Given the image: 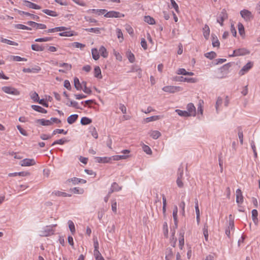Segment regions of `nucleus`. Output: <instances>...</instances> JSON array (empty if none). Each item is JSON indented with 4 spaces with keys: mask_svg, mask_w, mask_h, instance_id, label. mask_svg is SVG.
<instances>
[{
    "mask_svg": "<svg viewBox=\"0 0 260 260\" xmlns=\"http://www.w3.org/2000/svg\"><path fill=\"white\" fill-rule=\"evenodd\" d=\"M183 174V168L182 167H180L178 170L177 179V184L180 188L183 187V183L182 181V178Z\"/></svg>",
    "mask_w": 260,
    "mask_h": 260,
    "instance_id": "f257e3e1",
    "label": "nucleus"
},
{
    "mask_svg": "<svg viewBox=\"0 0 260 260\" xmlns=\"http://www.w3.org/2000/svg\"><path fill=\"white\" fill-rule=\"evenodd\" d=\"M2 90L8 94H13L15 95H18L20 94V91L17 89L10 87V86H4L2 87Z\"/></svg>",
    "mask_w": 260,
    "mask_h": 260,
    "instance_id": "f03ea898",
    "label": "nucleus"
},
{
    "mask_svg": "<svg viewBox=\"0 0 260 260\" xmlns=\"http://www.w3.org/2000/svg\"><path fill=\"white\" fill-rule=\"evenodd\" d=\"M104 16L107 18H120L124 17V15L119 12L111 11L105 13Z\"/></svg>",
    "mask_w": 260,
    "mask_h": 260,
    "instance_id": "7ed1b4c3",
    "label": "nucleus"
},
{
    "mask_svg": "<svg viewBox=\"0 0 260 260\" xmlns=\"http://www.w3.org/2000/svg\"><path fill=\"white\" fill-rule=\"evenodd\" d=\"M240 14L242 18L246 21H249L253 18V16L251 13L247 10H243L241 11Z\"/></svg>",
    "mask_w": 260,
    "mask_h": 260,
    "instance_id": "20e7f679",
    "label": "nucleus"
},
{
    "mask_svg": "<svg viewBox=\"0 0 260 260\" xmlns=\"http://www.w3.org/2000/svg\"><path fill=\"white\" fill-rule=\"evenodd\" d=\"M54 234V230L51 229V227L46 226L43 230L40 232V236L42 237H47L53 235Z\"/></svg>",
    "mask_w": 260,
    "mask_h": 260,
    "instance_id": "39448f33",
    "label": "nucleus"
},
{
    "mask_svg": "<svg viewBox=\"0 0 260 260\" xmlns=\"http://www.w3.org/2000/svg\"><path fill=\"white\" fill-rule=\"evenodd\" d=\"M162 90L165 92L174 93L182 90V88L179 86H166L162 88Z\"/></svg>",
    "mask_w": 260,
    "mask_h": 260,
    "instance_id": "423d86ee",
    "label": "nucleus"
},
{
    "mask_svg": "<svg viewBox=\"0 0 260 260\" xmlns=\"http://www.w3.org/2000/svg\"><path fill=\"white\" fill-rule=\"evenodd\" d=\"M250 53V52L246 49V48H239L236 50H235L233 51V54L231 56H237L240 55H244L246 54H248Z\"/></svg>",
    "mask_w": 260,
    "mask_h": 260,
    "instance_id": "0eeeda50",
    "label": "nucleus"
},
{
    "mask_svg": "<svg viewBox=\"0 0 260 260\" xmlns=\"http://www.w3.org/2000/svg\"><path fill=\"white\" fill-rule=\"evenodd\" d=\"M36 162L34 159L25 158L21 160L19 164L21 166H31L36 165Z\"/></svg>",
    "mask_w": 260,
    "mask_h": 260,
    "instance_id": "6e6552de",
    "label": "nucleus"
},
{
    "mask_svg": "<svg viewBox=\"0 0 260 260\" xmlns=\"http://www.w3.org/2000/svg\"><path fill=\"white\" fill-rule=\"evenodd\" d=\"M253 66V63L252 62H248L246 63L239 71V74L240 76L244 75L247 73Z\"/></svg>",
    "mask_w": 260,
    "mask_h": 260,
    "instance_id": "1a4fd4ad",
    "label": "nucleus"
},
{
    "mask_svg": "<svg viewBox=\"0 0 260 260\" xmlns=\"http://www.w3.org/2000/svg\"><path fill=\"white\" fill-rule=\"evenodd\" d=\"M228 18V14L225 9H223L221 12L217 21L220 23L221 26L223 25V22L224 20Z\"/></svg>",
    "mask_w": 260,
    "mask_h": 260,
    "instance_id": "9d476101",
    "label": "nucleus"
},
{
    "mask_svg": "<svg viewBox=\"0 0 260 260\" xmlns=\"http://www.w3.org/2000/svg\"><path fill=\"white\" fill-rule=\"evenodd\" d=\"M187 110L190 116H195L196 114V109L194 105L190 103L187 105Z\"/></svg>",
    "mask_w": 260,
    "mask_h": 260,
    "instance_id": "9b49d317",
    "label": "nucleus"
},
{
    "mask_svg": "<svg viewBox=\"0 0 260 260\" xmlns=\"http://www.w3.org/2000/svg\"><path fill=\"white\" fill-rule=\"evenodd\" d=\"M27 24L34 28H36V29H45L46 28V25L45 24L38 23L34 21H28Z\"/></svg>",
    "mask_w": 260,
    "mask_h": 260,
    "instance_id": "f8f14e48",
    "label": "nucleus"
},
{
    "mask_svg": "<svg viewBox=\"0 0 260 260\" xmlns=\"http://www.w3.org/2000/svg\"><path fill=\"white\" fill-rule=\"evenodd\" d=\"M23 5L28 8L34 9L38 10L41 9V7L40 6L28 1H24Z\"/></svg>",
    "mask_w": 260,
    "mask_h": 260,
    "instance_id": "ddd939ff",
    "label": "nucleus"
},
{
    "mask_svg": "<svg viewBox=\"0 0 260 260\" xmlns=\"http://www.w3.org/2000/svg\"><path fill=\"white\" fill-rule=\"evenodd\" d=\"M230 67V63H226L224 64L223 66H222L220 69V72L221 73L223 72H224V73L222 74V75H218V78H222V77H223L224 75H226L228 73V71Z\"/></svg>",
    "mask_w": 260,
    "mask_h": 260,
    "instance_id": "4468645a",
    "label": "nucleus"
},
{
    "mask_svg": "<svg viewBox=\"0 0 260 260\" xmlns=\"http://www.w3.org/2000/svg\"><path fill=\"white\" fill-rule=\"evenodd\" d=\"M236 202L238 204H242L243 202V197L240 189L236 190Z\"/></svg>",
    "mask_w": 260,
    "mask_h": 260,
    "instance_id": "2eb2a0df",
    "label": "nucleus"
},
{
    "mask_svg": "<svg viewBox=\"0 0 260 260\" xmlns=\"http://www.w3.org/2000/svg\"><path fill=\"white\" fill-rule=\"evenodd\" d=\"M184 230H181L179 233V247L181 249H182L183 246L184 244Z\"/></svg>",
    "mask_w": 260,
    "mask_h": 260,
    "instance_id": "dca6fc26",
    "label": "nucleus"
},
{
    "mask_svg": "<svg viewBox=\"0 0 260 260\" xmlns=\"http://www.w3.org/2000/svg\"><path fill=\"white\" fill-rule=\"evenodd\" d=\"M96 161L99 163H107L109 162L112 160V157H96Z\"/></svg>",
    "mask_w": 260,
    "mask_h": 260,
    "instance_id": "f3484780",
    "label": "nucleus"
},
{
    "mask_svg": "<svg viewBox=\"0 0 260 260\" xmlns=\"http://www.w3.org/2000/svg\"><path fill=\"white\" fill-rule=\"evenodd\" d=\"M252 213V219L254 224L257 225L258 222V219L257 218L258 212L256 209H253L251 211Z\"/></svg>",
    "mask_w": 260,
    "mask_h": 260,
    "instance_id": "a211bd4d",
    "label": "nucleus"
},
{
    "mask_svg": "<svg viewBox=\"0 0 260 260\" xmlns=\"http://www.w3.org/2000/svg\"><path fill=\"white\" fill-rule=\"evenodd\" d=\"M129 72H137L138 73V76L139 78H141L142 77V70L138 66H133Z\"/></svg>",
    "mask_w": 260,
    "mask_h": 260,
    "instance_id": "6ab92c4d",
    "label": "nucleus"
},
{
    "mask_svg": "<svg viewBox=\"0 0 260 260\" xmlns=\"http://www.w3.org/2000/svg\"><path fill=\"white\" fill-rule=\"evenodd\" d=\"M36 122L39 123L42 125H51L52 124V122L49 120H46L45 119H40L36 120Z\"/></svg>",
    "mask_w": 260,
    "mask_h": 260,
    "instance_id": "aec40b11",
    "label": "nucleus"
},
{
    "mask_svg": "<svg viewBox=\"0 0 260 260\" xmlns=\"http://www.w3.org/2000/svg\"><path fill=\"white\" fill-rule=\"evenodd\" d=\"M88 12H91L93 13H95L98 15L105 14L107 10L105 9H90L88 10Z\"/></svg>",
    "mask_w": 260,
    "mask_h": 260,
    "instance_id": "412c9836",
    "label": "nucleus"
},
{
    "mask_svg": "<svg viewBox=\"0 0 260 260\" xmlns=\"http://www.w3.org/2000/svg\"><path fill=\"white\" fill-rule=\"evenodd\" d=\"M78 115L77 114H73L70 115L67 118V121L70 124L74 123L78 119Z\"/></svg>",
    "mask_w": 260,
    "mask_h": 260,
    "instance_id": "4be33fe9",
    "label": "nucleus"
},
{
    "mask_svg": "<svg viewBox=\"0 0 260 260\" xmlns=\"http://www.w3.org/2000/svg\"><path fill=\"white\" fill-rule=\"evenodd\" d=\"M94 77L99 79L102 78V76L101 74V70L99 66H96L94 68Z\"/></svg>",
    "mask_w": 260,
    "mask_h": 260,
    "instance_id": "5701e85b",
    "label": "nucleus"
},
{
    "mask_svg": "<svg viewBox=\"0 0 260 260\" xmlns=\"http://www.w3.org/2000/svg\"><path fill=\"white\" fill-rule=\"evenodd\" d=\"M203 35L206 39H208L210 35V28L208 25L205 24L203 28Z\"/></svg>",
    "mask_w": 260,
    "mask_h": 260,
    "instance_id": "b1692460",
    "label": "nucleus"
},
{
    "mask_svg": "<svg viewBox=\"0 0 260 260\" xmlns=\"http://www.w3.org/2000/svg\"><path fill=\"white\" fill-rule=\"evenodd\" d=\"M32 50L36 51H42L44 50V47L41 46L38 44H32L31 46Z\"/></svg>",
    "mask_w": 260,
    "mask_h": 260,
    "instance_id": "393cba45",
    "label": "nucleus"
},
{
    "mask_svg": "<svg viewBox=\"0 0 260 260\" xmlns=\"http://www.w3.org/2000/svg\"><path fill=\"white\" fill-rule=\"evenodd\" d=\"M41 70V68L39 67H38L37 68H24L23 69V72L24 73H38Z\"/></svg>",
    "mask_w": 260,
    "mask_h": 260,
    "instance_id": "a878e982",
    "label": "nucleus"
},
{
    "mask_svg": "<svg viewBox=\"0 0 260 260\" xmlns=\"http://www.w3.org/2000/svg\"><path fill=\"white\" fill-rule=\"evenodd\" d=\"M99 53L101 54V56L104 58H107L108 56V52L105 47L103 46H101L100 48Z\"/></svg>",
    "mask_w": 260,
    "mask_h": 260,
    "instance_id": "bb28decb",
    "label": "nucleus"
},
{
    "mask_svg": "<svg viewBox=\"0 0 260 260\" xmlns=\"http://www.w3.org/2000/svg\"><path fill=\"white\" fill-rule=\"evenodd\" d=\"M74 83L75 87L78 90H80L82 89V84L80 83L79 80L77 77H75L74 79Z\"/></svg>",
    "mask_w": 260,
    "mask_h": 260,
    "instance_id": "cd10ccee",
    "label": "nucleus"
},
{
    "mask_svg": "<svg viewBox=\"0 0 260 260\" xmlns=\"http://www.w3.org/2000/svg\"><path fill=\"white\" fill-rule=\"evenodd\" d=\"M31 107L32 109H34V110H35L37 112H40L42 113H47L46 110H45V109L43 108L42 107H41L39 106L32 105Z\"/></svg>",
    "mask_w": 260,
    "mask_h": 260,
    "instance_id": "c85d7f7f",
    "label": "nucleus"
},
{
    "mask_svg": "<svg viewBox=\"0 0 260 260\" xmlns=\"http://www.w3.org/2000/svg\"><path fill=\"white\" fill-rule=\"evenodd\" d=\"M144 21L151 25H153L155 23L154 19L150 16H145L144 18Z\"/></svg>",
    "mask_w": 260,
    "mask_h": 260,
    "instance_id": "c756f323",
    "label": "nucleus"
},
{
    "mask_svg": "<svg viewBox=\"0 0 260 260\" xmlns=\"http://www.w3.org/2000/svg\"><path fill=\"white\" fill-rule=\"evenodd\" d=\"M91 53L92 58L95 60H97L100 58V55H99V52L98 51V49L96 48H93L91 50Z\"/></svg>",
    "mask_w": 260,
    "mask_h": 260,
    "instance_id": "7c9ffc66",
    "label": "nucleus"
},
{
    "mask_svg": "<svg viewBox=\"0 0 260 260\" xmlns=\"http://www.w3.org/2000/svg\"><path fill=\"white\" fill-rule=\"evenodd\" d=\"M178 81H184L190 83H193L195 82V79L192 78H184L183 77H179L178 79L176 80Z\"/></svg>",
    "mask_w": 260,
    "mask_h": 260,
    "instance_id": "2f4dec72",
    "label": "nucleus"
},
{
    "mask_svg": "<svg viewBox=\"0 0 260 260\" xmlns=\"http://www.w3.org/2000/svg\"><path fill=\"white\" fill-rule=\"evenodd\" d=\"M1 41L2 43H6V44H8L11 45H14V46H18V44L17 43L14 42V41H12L9 40H8L7 39H4L3 38H1Z\"/></svg>",
    "mask_w": 260,
    "mask_h": 260,
    "instance_id": "473e14b6",
    "label": "nucleus"
},
{
    "mask_svg": "<svg viewBox=\"0 0 260 260\" xmlns=\"http://www.w3.org/2000/svg\"><path fill=\"white\" fill-rule=\"evenodd\" d=\"M150 136L153 139H157L161 136V134L158 131H152L150 133Z\"/></svg>",
    "mask_w": 260,
    "mask_h": 260,
    "instance_id": "72a5a7b5",
    "label": "nucleus"
},
{
    "mask_svg": "<svg viewBox=\"0 0 260 260\" xmlns=\"http://www.w3.org/2000/svg\"><path fill=\"white\" fill-rule=\"evenodd\" d=\"M80 122L82 125H87L92 122V120L88 117H83L81 118Z\"/></svg>",
    "mask_w": 260,
    "mask_h": 260,
    "instance_id": "f704fd0d",
    "label": "nucleus"
},
{
    "mask_svg": "<svg viewBox=\"0 0 260 260\" xmlns=\"http://www.w3.org/2000/svg\"><path fill=\"white\" fill-rule=\"evenodd\" d=\"M42 11H43V12L46 14L47 15H48L51 16L56 17L58 16V14H57V13L56 12L52 11V10H48V9H44V10H43Z\"/></svg>",
    "mask_w": 260,
    "mask_h": 260,
    "instance_id": "c9c22d12",
    "label": "nucleus"
},
{
    "mask_svg": "<svg viewBox=\"0 0 260 260\" xmlns=\"http://www.w3.org/2000/svg\"><path fill=\"white\" fill-rule=\"evenodd\" d=\"M160 118V116L159 115H156V116H152L149 117H147L146 119H145V121L146 122H149L153 121H156Z\"/></svg>",
    "mask_w": 260,
    "mask_h": 260,
    "instance_id": "e433bc0d",
    "label": "nucleus"
},
{
    "mask_svg": "<svg viewBox=\"0 0 260 260\" xmlns=\"http://www.w3.org/2000/svg\"><path fill=\"white\" fill-rule=\"evenodd\" d=\"M175 112L179 115V116H183V117H189L190 116L188 112H187L186 111H182V110H179V109H176L175 110Z\"/></svg>",
    "mask_w": 260,
    "mask_h": 260,
    "instance_id": "4c0bfd02",
    "label": "nucleus"
},
{
    "mask_svg": "<svg viewBox=\"0 0 260 260\" xmlns=\"http://www.w3.org/2000/svg\"><path fill=\"white\" fill-rule=\"evenodd\" d=\"M212 45L213 47H219L220 43L215 35H212Z\"/></svg>",
    "mask_w": 260,
    "mask_h": 260,
    "instance_id": "58836bf2",
    "label": "nucleus"
},
{
    "mask_svg": "<svg viewBox=\"0 0 260 260\" xmlns=\"http://www.w3.org/2000/svg\"><path fill=\"white\" fill-rule=\"evenodd\" d=\"M52 194H54L55 196H58V197H60V196L70 197L71 196V195L68 194V193H67L66 192H61L60 191H54L52 192Z\"/></svg>",
    "mask_w": 260,
    "mask_h": 260,
    "instance_id": "ea45409f",
    "label": "nucleus"
},
{
    "mask_svg": "<svg viewBox=\"0 0 260 260\" xmlns=\"http://www.w3.org/2000/svg\"><path fill=\"white\" fill-rule=\"evenodd\" d=\"M68 224L71 232L73 235H74L76 230L74 222L72 220H69Z\"/></svg>",
    "mask_w": 260,
    "mask_h": 260,
    "instance_id": "a19ab883",
    "label": "nucleus"
},
{
    "mask_svg": "<svg viewBox=\"0 0 260 260\" xmlns=\"http://www.w3.org/2000/svg\"><path fill=\"white\" fill-rule=\"evenodd\" d=\"M128 155H115L113 156L112 157V160H119L120 159H126L128 157Z\"/></svg>",
    "mask_w": 260,
    "mask_h": 260,
    "instance_id": "79ce46f5",
    "label": "nucleus"
},
{
    "mask_svg": "<svg viewBox=\"0 0 260 260\" xmlns=\"http://www.w3.org/2000/svg\"><path fill=\"white\" fill-rule=\"evenodd\" d=\"M126 55L130 62L133 63L135 61V57L133 53H132L131 51L127 52L126 53Z\"/></svg>",
    "mask_w": 260,
    "mask_h": 260,
    "instance_id": "37998d69",
    "label": "nucleus"
},
{
    "mask_svg": "<svg viewBox=\"0 0 260 260\" xmlns=\"http://www.w3.org/2000/svg\"><path fill=\"white\" fill-rule=\"evenodd\" d=\"M82 85L83 86L84 88L83 89H82L83 90V91L87 93V94H91V90L90 88L87 87L86 86V82L85 81H83L82 82Z\"/></svg>",
    "mask_w": 260,
    "mask_h": 260,
    "instance_id": "c03bdc74",
    "label": "nucleus"
},
{
    "mask_svg": "<svg viewBox=\"0 0 260 260\" xmlns=\"http://www.w3.org/2000/svg\"><path fill=\"white\" fill-rule=\"evenodd\" d=\"M238 137L241 145L243 144V134L241 127H238Z\"/></svg>",
    "mask_w": 260,
    "mask_h": 260,
    "instance_id": "a18cd8bd",
    "label": "nucleus"
},
{
    "mask_svg": "<svg viewBox=\"0 0 260 260\" xmlns=\"http://www.w3.org/2000/svg\"><path fill=\"white\" fill-rule=\"evenodd\" d=\"M142 149L147 154H151L152 153L151 148L148 146L145 145L144 144H143L142 145Z\"/></svg>",
    "mask_w": 260,
    "mask_h": 260,
    "instance_id": "49530a36",
    "label": "nucleus"
},
{
    "mask_svg": "<svg viewBox=\"0 0 260 260\" xmlns=\"http://www.w3.org/2000/svg\"><path fill=\"white\" fill-rule=\"evenodd\" d=\"M11 58L14 61H25L27 60V59L25 58H22L20 56H11Z\"/></svg>",
    "mask_w": 260,
    "mask_h": 260,
    "instance_id": "de8ad7c7",
    "label": "nucleus"
},
{
    "mask_svg": "<svg viewBox=\"0 0 260 260\" xmlns=\"http://www.w3.org/2000/svg\"><path fill=\"white\" fill-rule=\"evenodd\" d=\"M52 40V38L51 37H45L42 38H38L35 40V42H48Z\"/></svg>",
    "mask_w": 260,
    "mask_h": 260,
    "instance_id": "09e8293b",
    "label": "nucleus"
},
{
    "mask_svg": "<svg viewBox=\"0 0 260 260\" xmlns=\"http://www.w3.org/2000/svg\"><path fill=\"white\" fill-rule=\"evenodd\" d=\"M238 30L240 35L243 36L245 34L244 27L241 23H239L238 24Z\"/></svg>",
    "mask_w": 260,
    "mask_h": 260,
    "instance_id": "8fccbe9b",
    "label": "nucleus"
},
{
    "mask_svg": "<svg viewBox=\"0 0 260 260\" xmlns=\"http://www.w3.org/2000/svg\"><path fill=\"white\" fill-rule=\"evenodd\" d=\"M15 27L17 29H26V30H31V28L29 27L26 25L21 24H18L15 25Z\"/></svg>",
    "mask_w": 260,
    "mask_h": 260,
    "instance_id": "3c124183",
    "label": "nucleus"
},
{
    "mask_svg": "<svg viewBox=\"0 0 260 260\" xmlns=\"http://www.w3.org/2000/svg\"><path fill=\"white\" fill-rule=\"evenodd\" d=\"M205 56L207 58L212 59L216 57V54L215 52H214L213 51H211V52L205 53Z\"/></svg>",
    "mask_w": 260,
    "mask_h": 260,
    "instance_id": "603ef678",
    "label": "nucleus"
},
{
    "mask_svg": "<svg viewBox=\"0 0 260 260\" xmlns=\"http://www.w3.org/2000/svg\"><path fill=\"white\" fill-rule=\"evenodd\" d=\"M203 234L205 240L207 241L208 238V226L207 224H205L203 228Z\"/></svg>",
    "mask_w": 260,
    "mask_h": 260,
    "instance_id": "864d4df0",
    "label": "nucleus"
},
{
    "mask_svg": "<svg viewBox=\"0 0 260 260\" xmlns=\"http://www.w3.org/2000/svg\"><path fill=\"white\" fill-rule=\"evenodd\" d=\"M86 31L88 32H92L95 34H100V28H86L85 29Z\"/></svg>",
    "mask_w": 260,
    "mask_h": 260,
    "instance_id": "5fc2aeb1",
    "label": "nucleus"
},
{
    "mask_svg": "<svg viewBox=\"0 0 260 260\" xmlns=\"http://www.w3.org/2000/svg\"><path fill=\"white\" fill-rule=\"evenodd\" d=\"M111 188L115 191H118L121 189V187L119 186V185L116 182H114L112 185Z\"/></svg>",
    "mask_w": 260,
    "mask_h": 260,
    "instance_id": "6e6d98bb",
    "label": "nucleus"
},
{
    "mask_svg": "<svg viewBox=\"0 0 260 260\" xmlns=\"http://www.w3.org/2000/svg\"><path fill=\"white\" fill-rule=\"evenodd\" d=\"M67 142V141L66 140H65L64 139H61L57 140L54 141L52 144V146H53V145H56V144L63 145V144H64Z\"/></svg>",
    "mask_w": 260,
    "mask_h": 260,
    "instance_id": "4d7b16f0",
    "label": "nucleus"
},
{
    "mask_svg": "<svg viewBox=\"0 0 260 260\" xmlns=\"http://www.w3.org/2000/svg\"><path fill=\"white\" fill-rule=\"evenodd\" d=\"M116 34H117V38L119 39H121V40H120V42H122L123 40V34H122L121 29L119 28H117Z\"/></svg>",
    "mask_w": 260,
    "mask_h": 260,
    "instance_id": "13d9d810",
    "label": "nucleus"
},
{
    "mask_svg": "<svg viewBox=\"0 0 260 260\" xmlns=\"http://www.w3.org/2000/svg\"><path fill=\"white\" fill-rule=\"evenodd\" d=\"M72 46L75 48H80L81 49L85 47V45L84 44H81L79 42H74L72 44Z\"/></svg>",
    "mask_w": 260,
    "mask_h": 260,
    "instance_id": "bf43d9fd",
    "label": "nucleus"
},
{
    "mask_svg": "<svg viewBox=\"0 0 260 260\" xmlns=\"http://www.w3.org/2000/svg\"><path fill=\"white\" fill-rule=\"evenodd\" d=\"M163 230L165 236L167 237L168 235V227L166 222H164L163 224Z\"/></svg>",
    "mask_w": 260,
    "mask_h": 260,
    "instance_id": "052dcab7",
    "label": "nucleus"
},
{
    "mask_svg": "<svg viewBox=\"0 0 260 260\" xmlns=\"http://www.w3.org/2000/svg\"><path fill=\"white\" fill-rule=\"evenodd\" d=\"M172 8H173L176 12H179V7L177 3L175 2L174 0H170Z\"/></svg>",
    "mask_w": 260,
    "mask_h": 260,
    "instance_id": "680f3d73",
    "label": "nucleus"
},
{
    "mask_svg": "<svg viewBox=\"0 0 260 260\" xmlns=\"http://www.w3.org/2000/svg\"><path fill=\"white\" fill-rule=\"evenodd\" d=\"M62 133L64 134V135H66L67 134V131H64L63 129H56L53 132L52 135H54L56 134Z\"/></svg>",
    "mask_w": 260,
    "mask_h": 260,
    "instance_id": "e2e57ef3",
    "label": "nucleus"
},
{
    "mask_svg": "<svg viewBox=\"0 0 260 260\" xmlns=\"http://www.w3.org/2000/svg\"><path fill=\"white\" fill-rule=\"evenodd\" d=\"M94 254H96V253H99V251L98 250L99 249V243L97 240H94Z\"/></svg>",
    "mask_w": 260,
    "mask_h": 260,
    "instance_id": "0e129e2a",
    "label": "nucleus"
},
{
    "mask_svg": "<svg viewBox=\"0 0 260 260\" xmlns=\"http://www.w3.org/2000/svg\"><path fill=\"white\" fill-rule=\"evenodd\" d=\"M250 144H251V148H252V149L253 150V152L254 153V157L255 158H256L257 157V152H256V147H255V146L254 142L253 141H251V142L250 143Z\"/></svg>",
    "mask_w": 260,
    "mask_h": 260,
    "instance_id": "69168bd1",
    "label": "nucleus"
},
{
    "mask_svg": "<svg viewBox=\"0 0 260 260\" xmlns=\"http://www.w3.org/2000/svg\"><path fill=\"white\" fill-rule=\"evenodd\" d=\"M162 203H163L162 211H163V213L165 214L166 212V211L167 200L164 195H162Z\"/></svg>",
    "mask_w": 260,
    "mask_h": 260,
    "instance_id": "338daca9",
    "label": "nucleus"
},
{
    "mask_svg": "<svg viewBox=\"0 0 260 260\" xmlns=\"http://www.w3.org/2000/svg\"><path fill=\"white\" fill-rule=\"evenodd\" d=\"M31 98L35 101V102H38L39 100V95L36 92H34L33 93H31Z\"/></svg>",
    "mask_w": 260,
    "mask_h": 260,
    "instance_id": "774afa93",
    "label": "nucleus"
}]
</instances>
